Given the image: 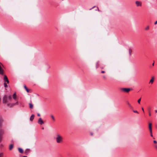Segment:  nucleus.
<instances>
[{"mask_svg": "<svg viewBox=\"0 0 157 157\" xmlns=\"http://www.w3.org/2000/svg\"><path fill=\"white\" fill-rule=\"evenodd\" d=\"M56 140L57 143H61L63 142V137L59 134L56 135Z\"/></svg>", "mask_w": 157, "mask_h": 157, "instance_id": "nucleus-1", "label": "nucleus"}, {"mask_svg": "<svg viewBox=\"0 0 157 157\" xmlns=\"http://www.w3.org/2000/svg\"><path fill=\"white\" fill-rule=\"evenodd\" d=\"M132 90V89L130 88H121V90L124 92L128 93V92L130 91L131 90Z\"/></svg>", "mask_w": 157, "mask_h": 157, "instance_id": "nucleus-2", "label": "nucleus"}, {"mask_svg": "<svg viewBox=\"0 0 157 157\" xmlns=\"http://www.w3.org/2000/svg\"><path fill=\"white\" fill-rule=\"evenodd\" d=\"M3 103H6L7 102V97L6 95L4 96L3 98Z\"/></svg>", "mask_w": 157, "mask_h": 157, "instance_id": "nucleus-3", "label": "nucleus"}, {"mask_svg": "<svg viewBox=\"0 0 157 157\" xmlns=\"http://www.w3.org/2000/svg\"><path fill=\"white\" fill-rule=\"evenodd\" d=\"M38 123L40 125L43 124H44L43 121L41 118H40L38 119Z\"/></svg>", "mask_w": 157, "mask_h": 157, "instance_id": "nucleus-4", "label": "nucleus"}, {"mask_svg": "<svg viewBox=\"0 0 157 157\" xmlns=\"http://www.w3.org/2000/svg\"><path fill=\"white\" fill-rule=\"evenodd\" d=\"M4 81L5 82H7V83H9V81L8 78L6 75H5L4 76Z\"/></svg>", "mask_w": 157, "mask_h": 157, "instance_id": "nucleus-5", "label": "nucleus"}, {"mask_svg": "<svg viewBox=\"0 0 157 157\" xmlns=\"http://www.w3.org/2000/svg\"><path fill=\"white\" fill-rule=\"evenodd\" d=\"M136 3L137 6H141V3L140 2L136 1Z\"/></svg>", "mask_w": 157, "mask_h": 157, "instance_id": "nucleus-6", "label": "nucleus"}, {"mask_svg": "<svg viewBox=\"0 0 157 157\" xmlns=\"http://www.w3.org/2000/svg\"><path fill=\"white\" fill-rule=\"evenodd\" d=\"M154 77H151V79L150 80V82H149V83H151L152 84L154 81Z\"/></svg>", "mask_w": 157, "mask_h": 157, "instance_id": "nucleus-7", "label": "nucleus"}, {"mask_svg": "<svg viewBox=\"0 0 157 157\" xmlns=\"http://www.w3.org/2000/svg\"><path fill=\"white\" fill-rule=\"evenodd\" d=\"M34 116H35L34 114H32L30 118V121H32L34 118Z\"/></svg>", "mask_w": 157, "mask_h": 157, "instance_id": "nucleus-8", "label": "nucleus"}, {"mask_svg": "<svg viewBox=\"0 0 157 157\" xmlns=\"http://www.w3.org/2000/svg\"><path fill=\"white\" fill-rule=\"evenodd\" d=\"M99 61H98L96 63V68H98L99 66Z\"/></svg>", "mask_w": 157, "mask_h": 157, "instance_id": "nucleus-9", "label": "nucleus"}, {"mask_svg": "<svg viewBox=\"0 0 157 157\" xmlns=\"http://www.w3.org/2000/svg\"><path fill=\"white\" fill-rule=\"evenodd\" d=\"M13 98L15 100H16V93H14L12 96Z\"/></svg>", "mask_w": 157, "mask_h": 157, "instance_id": "nucleus-10", "label": "nucleus"}, {"mask_svg": "<svg viewBox=\"0 0 157 157\" xmlns=\"http://www.w3.org/2000/svg\"><path fill=\"white\" fill-rule=\"evenodd\" d=\"M4 131L2 130H0V136H2L4 134Z\"/></svg>", "mask_w": 157, "mask_h": 157, "instance_id": "nucleus-11", "label": "nucleus"}, {"mask_svg": "<svg viewBox=\"0 0 157 157\" xmlns=\"http://www.w3.org/2000/svg\"><path fill=\"white\" fill-rule=\"evenodd\" d=\"M13 144H11L9 146V150H11L13 148Z\"/></svg>", "mask_w": 157, "mask_h": 157, "instance_id": "nucleus-12", "label": "nucleus"}, {"mask_svg": "<svg viewBox=\"0 0 157 157\" xmlns=\"http://www.w3.org/2000/svg\"><path fill=\"white\" fill-rule=\"evenodd\" d=\"M18 149V150H19V152L20 153H23V149L22 148H19Z\"/></svg>", "mask_w": 157, "mask_h": 157, "instance_id": "nucleus-13", "label": "nucleus"}, {"mask_svg": "<svg viewBox=\"0 0 157 157\" xmlns=\"http://www.w3.org/2000/svg\"><path fill=\"white\" fill-rule=\"evenodd\" d=\"M7 98H8L9 100H11L12 99V96L11 95H9L7 97Z\"/></svg>", "mask_w": 157, "mask_h": 157, "instance_id": "nucleus-14", "label": "nucleus"}, {"mask_svg": "<svg viewBox=\"0 0 157 157\" xmlns=\"http://www.w3.org/2000/svg\"><path fill=\"white\" fill-rule=\"evenodd\" d=\"M149 128L150 131L152 130L151 124V123L149 124Z\"/></svg>", "mask_w": 157, "mask_h": 157, "instance_id": "nucleus-15", "label": "nucleus"}, {"mask_svg": "<svg viewBox=\"0 0 157 157\" xmlns=\"http://www.w3.org/2000/svg\"><path fill=\"white\" fill-rule=\"evenodd\" d=\"M127 104L128 105V106H129V107L131 108V109H132V106L131 105V104H130V103L128 102H127Z\"/></svg>", "mask_w": 157, "mask_h": 157, "instance_id": "nucleus-16", "label": "nucleus"}, {"mask_svg": "<svg viewBox=\"0 0 157 157\" xmlns=\"http://www.w3.org/2000/svg\"><path fill=\"white\" fill-rule=\"evenodd\" d=\"M128 51H129V56H131V53H132V50L131 49H129V50H128Z\"/></svg>", "mask_w": 157, "mask_h": 157, "instance_id": "nucleus-17", "label": "nucleus"}, {"mask_svg": "<svg viewBox=\"0 0 157 157\" xmlns=\"http://www.w3.org/2000/svg\"><path fill=\"white\" fill-rule=\"evenodd\" d=\"M148 111L149 112V115L150 116H151V113H150V112H151V109L150 108H148Z\"/></svg>", "mask_w": 157, "mask_h": 157, "instance_id": "nucleus-18", "label": "nucleus"}, {"mask_svg": "<svg viewBox=\"0 0 157 157\" xmlns=\"http://www.w3.org/2000/svg\"><path fill=\"white\" fill-rule=\"evenodd\" d=\"M24 87L25 88V89L26 90V91H27V92L28 93L29 92V89L27 88L26 86L25 85L24 86Z\"/></svg>", "mask_w": 157, "mask_h": 157, "instance_id": "nucleus-19", "label": "nucleus"}, {"mask_svg": "<svg viewBox=\"0 0 157 157\" xmlns=\"http://www.w3.org/2000/svg\"><path fill=\"white\" fill-rule=\"evenodd\" d=\"M29 106H29L30 108V109L33 108V104L32 103H30L29 104Z\"/></svg>", "mask_w": 157, "mask_h": 157, "instance_id": "nucleus-20", "label": "nucleus"}, {"mask_svg": "<svg viewBox=\"0 0 157 157\" xmlns=\"http://www.w3.org/2000/svg\"><path fill=\"white\" fill-rule=\"evenodd\" d=\"M4 87H5V88H6L8 87V85H7L6 84V82H4Z\"/></svg>", "mask_w": 157, "mask_h": 157, "instance_id": "nucleus-21", "label": "nucleus"}, {"mask_svg": "<svg viewBox=\"0 0 157 157\" xmlns=\"http://www.w3.org/2000/svg\"><path fill=\"white\" fill-rule=\"evenodd\" d=\"M4 87H5V88H6L8 87V85H7L6 84V82H4Z\"/></svg>", "mask_w": 157, "mask_h": 157, "instance_id": "nucleus-22", "label": "nucleus"}, {"mask_svg": "<svg viewBox=\"0 0 157 157\" xmlns=\"http://www.w3.org/2000/svg\"><path fill=\"white\" fill-rule=\"evenodd\" d=\"M51 117H52V120L53 121H54L55 120V118H54V116H53V115H51Z\"/></svg>", "mask_w": 157, "mask_h": 157, "instance_id": "nucleus-23", "label": "nucleus"}, {"mask_svg": "<svg viewBox=\"0 0 157 157\" xmlns=\"http://www.w3.org/2000/svg\"><path fill=\"white\" fill-rule=\"evenodd\" d=\"M149 29V26H147L146 27L145 29V30H148Z\"/></svg>", "mask_w": 157, "mask_h": 157, "instance_id": "nucleus-24", "label": "nucleus"}, {"mask_svg": "<svg viewBox=\"0 0 157 157\" xmlns=\"http://www.w3.org/2000/svg\"><path fill=\"white\" fill-rule=\"evenodd\" d=\"M150 134H151V136L153 137V135H152V130L150 131Z\"/></svg>", "mask_w": 157, "mask_h": 157, "instance_id": "nucleus-25", "label": "nucleus"}, {"mask_svg": "<svg viewBox=\"0 0 157 157\" xmlns=\"http://www.w3.org/2000/svg\"><path fill=\"white\" fill-rule=\"evenodd\" d=\"M141 98H140L138 100V102L139 103V104H140V101H141Z\"/></svg>", "mask_w": 157, "mask_h": 157, "instance_id": "nucleus-26", "label": "nucleus"}, {"mask_svg": "<svg viewBox=\"0 0 157 157\" xmlns=\"http://www.w3.org/2000/svg\"><path fill=\"white\" fill-rule=\"evenodd\" d=\"M2 139V136H0V142L1 141Z\"/></svg>", "mask_w": 157, "mask_h": 157, "instance_id": "nucleus-27", "label": "nucleus"}, {"mask_svg": "<svg viewBox=\"0 0 157 157\" xmlns=\"http://www.w3.org/2000/svg\"><path fill=\"white\" fill-rule=\"evenodd\" d=\"M133 112H134V113H138V112L137 111H136V110H133Z\"/></svg>", "mask_w": 157, "mask_h": 157, "instance_id": "nucleus-28", "label": "nucleus"}, {"mask_svg": "<svg viewBox=\"0 0 157 157\" xmlns=\"http://www.w3.org/2000/svg\"><path fill=\"white\" fill-rule=\"evenodd\" d=\"M18 104V102L17 101L15 103L13 104V105H14L15 104L17 105V104Z\"/></svg>", "mask_w": 157, "mask_h": 157, "instance_id": "nucleus-29", "label": "nucleus"}, {"mask_svg": "<svg viewBox=\"0 0 157 157\" xmlns=\"http://www.w3.org/2000/svg\"><path fill=\"white\" fill-rule=\"evenodd\" d=\"M105 72V71H101V73H104Z\"/></svg>", "mask_w": 157, "mask_h": 157, "instance_id": "nucleus-30", "label": "nucleus"}, {"mask_svg": "<svg viewBox=\"0 0 157 157\" xmlns=\"http://www.w3.org/2000/svg\"><path fill=\"white\" fill-rule=\"evenodd\" d=\"M37 116H39V117L40 116V113H37Z\"/></svg>", "mask_w": 157, "mask_h": 157, "instance_id": "nucleus-31", "label": "nucleus"}, {"mask_svg": "<svg viewBox=\"0 0 157 157\" xmlns=\"http://www.w3.org/2000/svg\"><path fill=\"white\" fill-rule=\"evenodd\" d=\"M2 120H0V121L2 122ZM1 126V124L0 122V126Z\"/></svg>", "mask_w": 157, "mask_h": 157, "instance_id": "nucleus-32", "label": "nucleus"}, {"mask_svg": "<svg viewBox=\"0 0 157 157\" xmlns=\"http://www.w3.org/2000/svg\"><path fill=\"white\" fill-rule=\"evenodd\" d=\"M154 143H156L157 141L156 140H154Z\"/></svg>", "mask_w": 157, "mask_h": 157, "instance_id": "nucleus-33", "label": "nucleus"}, {"mask_svg": "<svg viewBox=\"0 0 157 157\" xmlns=\"http://www.w3.org/2000/svg\"><path fill=\"white\" fill-rule=\"evenodd\" d=\"M156 25L157 24V21H156L155 23H154Z\"/></svg>", "mask_w": 157, "mask_h": 157, "instance_id": "nucleus-34", "label": "nucleus"}, {"mask_svg": "<svg viewBox=\"0 0 157 157\" xmlns=\"http://www.w3.org/2000/svg\"><path fill=\"white\" fill-rule=\"evenodd\" d=\"M142 109L143 110V111L144 112V108L143 107L142 108Z\"/></svg>", "mask_w": 157, "mask_h": 157, "instance_id": "nucleus-35", "label": "nucleus"}, {"mask_svg": "<svg viewBox=\"0 0 157 157\" xmlns=\"http://www.w3.org/2000/svg\"><path fill=\"white\" fill-rule=\"evenodd\" d=\"M103 78L105 79L106 78L105 77V76H103Z\"/></svg>", "mask_w": 157, "mask_h": 157, "instance_id": "nucleus-36", "label": "nucleus"}, {"mask_svg": "<svg viewBox=\"0 0 157 157\" xmlns=\"http://www.w3.org/2000/svg\"><path fill=\"white\" fill-rule=\"evenodd\" d=\"M94 7H95V6H94V7H93L92 8L90 9V10H91L92 9L94 8Z\"/></svg>", "mask_w": 157, "mask_h": 157, "instance_id": "nucleus-37", "label": "nucleus"}, {"mask_svg": "<svg viewBox=\"0 0 157 157\" xmlns=\"http://www.w3.org/2000/svg\"><path fill=\"white\" fill-rule=\"evenodd\" d=\"M155 111L156 113H157V110H155Z\"/></svg>", "mask_w": 157, "mask_h": 157, "instance_id": "nucleus-38", "label": "nucleus"}, {"mask_svg": "<svg viewBox=\"0 0 157 157\" xmlns=\"http://www.w3.org/2000/svg\"><path fill=\"white\" fill-rule=\"evenodd\" d=\"M154 65V63H152V66H153Z\"/></svg>", "mask_w": 157, "mask_h": 157, "instance_id": "nucleus-39", "label": "nucleus"}, {"mask_svg": "<svg viewBox=\"0 0 157 157\" xmlns=\"http://www.w3.org/2000/svg\"><path fill=\"white\" fill-rule=\"evenodd\" d=\"M91 135H92H92H93V133H91Z\"/></svg>", "mask_w": 157, "mask_h": 157, "instance_id": "nucleus-40", "label": "nucleus"}, {"mask_svg": "<svg viewBox=\"0 0 157 157\" xmlns=\"http://www.w3.org/2000/svg\"><path fill=\"white\" fill-rule=\"evenodd\" d=\"M2 156V154H0V157H1Z\"/></svg>", "mask_w": 157, "mask_h": 157, "instance_id": "nucleus-41", "label": "nucleus"}, {"mask_svg": "<svg viewBox=\"0 0 157 157\" xmlns=\"http://www.w3.org/2000/svg\"><path fill=\"white\" fill-rule=\"evenodd\" d=\"M22 157H27L26 156H23Z\"/></svg>", "mask_w": 157, "mask_h": 157, "instance_id": "nucleus-42", "label": "nucleus"}, {"mask_svg": "<svg viewBox=\"0 0 157 157\" xmlns=\"http://www.w3.org/2000/svg\"><path fill=\"white\" fill-rule=\"evenodd\" d=\"M101 69H103V67H101Z\"/></svg>", "mask_w": 157, "mask_h": 157, "instance_id": "nucleus-43", "label": "nucleus"}, {"mask_svg": "<svg viewBox=\"0 0 157 157\" xmlns=\"http://www.w3.org/2000/svg\"><path fill=\"white\" fill-rule=\"evenodd\" d=\"M42 129H44V128H43H43H42Z\"/></svg>", "mask_w": 157, "mask_h": 157, "instance_id": "nucleus-44", "label": "nucleus"}, {"mask_svg": "<svg viewBox=\"0 0 157 157\" xmlns=\"http://www.w3.org/2000/svg\"><path fill=\"white\" fill-rule=\"evenodd\" d=\"M98 11H99V9H98Z\"/></svg>", "mask_w": 157, "mask_h": 157, "instance_id": "nucleus-45", "label": "nucleus"}, {"mask_svg": "<svg viewBox=\"0 0 157 157\" xmlns=\"http://www.w3.org/2000/svg\"><path fill=\"white\" fill-rule=\"evenodd\" d=\"M156 148H157V146H156Z\"/></svg>", "mask_w": 157, "mask_h": 157, "instance_id": "nucleus-46", "label": "nucleus"}]
</instances>
